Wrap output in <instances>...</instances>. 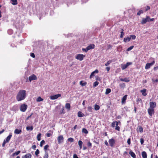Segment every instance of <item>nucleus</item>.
<instances>
[{"label":"nucleus","mask_w":158,"mask_h":158,"mask_svg":"<svg viewBox=\"0 0 158 158\" xmlns=\"http://www.w3.org/2000/svg\"><path fill=\"white\" fill-rule=\"evenodd\" d=\"M26 97V91L24 90L19 91L16 96V99L18 101L24 100Z\"/></svg>","instance_id":"f257e3e1"},{"label":"nucleus","mask_w":158,"mask_h":158,"mask_svg":"<svg viewBox=\"0 0 158 158\" xmlns=\"http://www.w3.org/2000/svg\"><path fill=\"white\" fill-rule=\"evenodd\" d=\"M154 19L153 18L150 19L149 16H147L145 18H143L142 19L141 22V23L142 24H144L148 22L153 21H154Z\"/></svg>","instance_id":"f03ea898"},{"label":"nucleus","mask_w":158,"mask_h":158,"mask_svg":"<svg viewBox=\"0 0 158 158\" xmlns=\"http://www.w3.org/2000/svg\"><path fill=\"white\" fill-rule=\"evenodd\" d=\"M150 59L152 60V62L151 63H147L146 64L145 66V69H149L150 67L154 64L155 63V61L153 58H151Z\"/></svg>","instance_id":"7ed1b4c3"},{"label":"nucleus","mask_w":158,"mask_h":158,"mask_svg":"<svg viewBox=\"0 0 158 158\" xmlns=\"http://www.w3.org/2000/svg\"><path fill=\"white\" fill-rule=\"evenodd\" d=\"M75 57L76 59L81 61L83 60L84 58L85 57V56L81 54H77Z\"/></svg>","instance_id":"20e7f679"},{"label":"nucleus","mask_w":158,"mask_h":158,"mask_svg":"<svg viewBox=\"0 0 158 158\" xmlns=\"http://www.w3.org/2000/svg\"><path fill=\"white\" fill-rule=\"evenodd\" d=\"M27 106L25 104H23L21 105L20 107V110L23 112H24L27 109Z\"/></svg>","instance_id":"39448f33"},{"label":"nucleus","mask_w":158,"mask_h":158,"mask_svg":"<svg viewBox=\"0 0 158 158\" xmlns=\"http://www.w3.org/2000/svg\"><path fill=\"white\" fill-rule=\"evenodd\" d=\"M132 64V62H127L126 64H122L121 66V69L122 70H124Z\"/></svg>","instance_id":"423d86ee"},{"label":"nucleus","mask_w":158,"mask_h":158,"mask_svg":"<svg viewBox=\"0 0 158 158\" xmlns=\"http://www.w3.org/2000/svg\"><path fill=\"white\" fill-rule=\"evenodd\" d=\"M64 138L62 135H59L57 138L58 143L59 144H60L63 143L64 141Z\"/></svg>","instance_id":"0eeeda50"},{"label":"nucleus","mask_w":158,"mask_h":158,"mask_svg":"<svg viewBox=\"0 0 158 158\" xmlns=\"http://www.w3.org/2000/svg\"><path fill=\"white\" fill-rule=\"evenodd\" d=\"M61 96V94H57L54 95L52 96H51L50 97V98L51 100H55L58 98L59 97H60Z\"/></svg>","instance_id":"6e6552de"},{"label":"nucleus","mask_w":158,"mask_h":158,"mask_svg":"<svg viewBox=\"0 0 158 158\" xmlns=\"http://www.w3.org/2000/svg\"><path fill=\"white\" fill-rule=\"evenodd\" d=\"M115 140L113 138L110 139L109 140V143L111 147H113L115 143Z\"/></svg>","instance_id":"1a4fd4ad"},{"label":"nucleus","mask_w":158,"mask_h":158,"mask_svg":"<svg viewBox=\"0 0 158 158\" xmlns=\"http://www.w3.org/2000/svg\"><path fill=\"white\" fill-rule=\"evenodd\" d=\"M37 79V77L35 74H32L29 77V80L30 82L32 80H36Z\"/></svg>","instance_id":"9d476101"},{"label":"nucleus","mask_w":158,"mask_h":158,"mask_svg":"<svg viewBox=\"0 0 158 158\" xmlns=\"http://www.w3.org/2000/svg\"><path fill=\"white\" fill-rule=\"evenodd\" d=\"M149 108L154 109L156 106V103L155 102H150L149 103Z\"/></svg>","instance_id":"9b49d317"},{"label":"nucleus","mask_w":158,"mask_h":158,"mask_svg":"<svg viewBox=\"0 0 158 158\" xmlns=\"http://www.w3.org/2000/svg\"><path fill=\"white\" fill-rule=\"evenodd\" d=\"M148 113L150 116H152L153 114L154 113V110L153 109L149 108L148 109Z\"/></svg>","instance_id":"f8f14e48"},{"label":"nucleus","mask_w":158,"mask_h":158,"mask_svg":"<svg viewBox=\"0 0 158 158\" xmlns=\"http://www.w3.org/2000/svg\"><path fill=\"white\" fill-rule=\"evenodd\" d=\"M95 47V45L93 44H91L86 47V50H89L93 49Z\"/></svg>","instance_id":"ddd939ff"},{"label":"nucleus","mask_w":158,"mask_h":158,"mask_svg":"<svg viewBox=\"0 0 158 158\" xmlns=\"http://www.w3.org/2000/svg\"><path fill=\"white\" fill-rule=\"evenodd\" d=\"M12 136V135L11 133H10L9 135L6 138V139L4 140L5 141H6V142L8 143L10 140L11 137Z\"/></svg>","instance_id":"4468645a"},{"label":"nucleus","mask_w":158,"mask_h":158,"mask_svg":"<svg viewBox=\"0 0 158 158\" xmlns=\"http://www.w3.org/2000/svg\"><path fill=\"white\" fill-rule=\"evenodd\" d=\"M32 156L31 153H27L24 156H23L22 158H31Z\"/></svg>","instance_id":"2eb2a0df"},{"label":"nucleus","mask_w":158,"mask_h":158,"mask_svg":"<svg viewBox=\"0 0 158 158\" xmlns=\"http://www.w3.org/2000/svg\"><path fill=\"white\" fill-rule=\"evenodd\" d=\"M129 154L133 158H136L135 154L131 150L129 152Z\"/></svg>","instance_id":"dca6fc26"},{"label":"nucleus","mask_w":158,"mask_h":158,"mask_svg":"<svg viewBox=\"0 0 158 158\" xmlns=\"http://www.w3.org/2000/svg\"><path fill=\"white\" fill-rule=\"evenodd\" d=\"M147 90L146 89H143V90H141L140 91L141 93L144 96H146L147 95V93H146Z\"/></svg>","instance_id":"f3484780"},{"label":"nucleus","mask_w":158,"mask_h":158,"mask_svg":"<svg viewBox=\"0 0 158 158\" xmlns=\"http://www.w3.org/2000/svg\"><path fill=\"white\" fill-rule=\"evenodd\" d=\"M127 95H125L123 98L122 100V104L125 103L126 102V100L127 99Z\"/></svg>","instance_id":"a211bd4d"},{"label":"nucleus","mask_w":158,"mask_h":158,"mask_svg":"<svg viewBox=\"0 0 158 158\" xmlns=\"http://www.w3.org/2000/svg\"><path fill=\"white\" fill-rule=\"evenodd\" d=\"M22 132L21 129H16L14 131V133L16 134H19Z\"/></svg>","instance_id":"6ab92c4d"},{"label":"nucleus","mask_w":158,"mask_h":158,"mask_svg":"<svg viewBox=\"0 0 158 158\" xmlns=\"http://www.w3.org/2000/svg\"><path fill=\"white\" fill-rule=\"evenodd\" d=\"M112 127H115L116 126H117L118 125V123L117 121H114L112 123Z\"/></svg>","instance_id":"aec40b11"},{"label":"nucleus","mask_w":158,"mask_h":158,"mask_svg":"<svg viewBox=\"0 0 158 158\" xmlns=\"http://www.w3.org/2000/svg\"><path fill=\"white\" fill-rule=\"evenodd\" d=\"M142 156L143 158H147V154L145 151L142 152Z\"/></svg>","instance_id":"412c9836"},{"label":"nucleus","mask_w":158,"mask_h":158,"mask_svg":"<svg viewBox=\"0 0 158 158\" xmlns=\"http://www.w3.org/2000/svg\"><path fill=\"white\" fill-rule=\"evenodd\" d=\"M130 40L131 38H130V37H127L124 38L123 41L125 42H127L130 41Z\"/></svg>","instance_id":"4be33fe9"},{"label":"nucleus","mask_w":158,"mask_h":158,"mask_svg":"<svg viewBox=\"0 0 158 158\" xmlns=\"http://www.w3.org/2000/svg\"><path fill=\"white\" fill-rule=\"evenodd\" d=\"M33 129V127L32 126H27L26 127V130L27 131H32Z\"/></svg>","instance_id":"5701e85b"},{"label":"nucleus","mask_w":158,"mask_h":158,"mask_svg":"<svg viewBox=\"0 0 158 158\" xmlns=\"http://www.w3.org/2000/svg\"><path fill=\"white\" fill-rule=\"evenodd\" d=\"M120 80L121 81H124L125 82H128L130 81L128 79H127V78H121L120 79Z\"/></svg>","instance_id":"b1692460"},{"label":"nucleus","mask_w":158,"mask_h":158,"mask_svg":"<svg viewBox=\"0 0 158 158\" xmlns=\"http://www.w3.org/2000/svg\"><path fill=\"white\" fill-rule=\"evenodd\" d=\"M83 143L81 140H79L78 142V144L80 148L81 149L82 147Z\"/></svg>","instance_id":"393cba45"},{"label":"nucleus","mask_w":158,"mask_h":158,"mask_svg":"<svg viewBox=\"0 0 158 158\" xmlns=\"http://www.w3.org/2000/svg\"><path fill=\"white\" fill-rule=\"evenodd\" d=\"M100 108V106L97 104H95L94 106V109L95 110H98Z\"/></svg>","instance_id":"a878e982"},{"label":"nucleus","mask_w":158,"mask_h":158,"mask_svg":"<svg viewBox=\"0 0 158 158\" xmlns=\"http://www.w3.org/2000/svg\"><path fill=\"white\" fill-rule=\"evenodd\" d=\"M65 108L69 110L70 109V105L69 103H66L65 104Z\"/></svg>","instance_id":"bb28decb"},{"label":"nucleus","mask_w":158,"mask_h":158,"mask_svg":"<svg viewBox=\"0 0 158 158\" xmlns=\"http://www.w3.org/2000/svg\"><path fill=\"white\" fill-rule=\"evenodd\" d=\"M111 92V89L109 88H107V89H106V91L105 94H106L107 95V94H108L110 93Z\"/></svg>","instance_id":"cd10ccee"},{"label":"nucleus","mask_w":158,"mask_h":158,"mask_svg":"<svg viewBox=\"0 0 158 158\" xmlns=\"http://www.w3.org/2000/svg\"><path fill=\"white\" fill-rule=\"evenodd\" d=\"M48 154L47 151H45V155L44 156V158H48Z\"/></svg>","instance_id":"c85d7f7f"},{"label":"nucleus","mask_w":158,"mask_h":158,"mask_svg":"<svg viewBox=\"0 0 158 158\" xmlns=\"http://www.w3.org/2000/svg\"><path fill=\"white\" fill-rule=\"evenodd\" d=\"M84 116V114L81 111H79L78 113V116L79 117H81Z\"/></svg>","instance_id":"c756f323"},{"label":"nucleus","mask_w":158,"mask_h":158,"mask_svg":"<svg viewBox=\"0 0 158 158\" xmlns=\"http://www.w3.org/2000/svg\"><path fill=\"white\" fill-rule=\"evenodd\" d=\"M82 133H84L86 134H87L88 133V131L87 129L84 128L82 129Z\"/></svg>","instance_id":"7c9ffc66"},{"label":"nucleus","mask_w":158,"mask_h":158,"mask_svg":"<svg viewBox=\"0 0 158 158\" xmlns=\"http://www.w3.org/2000/svg\"><path fill=\"white\" fill-rule=\"evenodd\" d=\"M20 151H18L17 152H15V153H13L12 154V156H17L20 153Z\"/></svg>","instance_id":"2f4dec72"},{"label":"nucleus","mask_w":158,"mask_h":158,"mask_svg":"<svg viewBox=\"0 0 158 158\" xmlns=\"http://www.w3.org/2000/svg\"><path fill=\"white\" fill-rule=\"evenodd\" d=\"M87 84V82H84L83 83L82 81H81L80 82V84L82 86H85Z\"/></svg>","instance_id":"473e14b6"},{"label":"nucleus","mask_w":158,"mask_h":158,"mask_svg":"<svg viewBox=\"0 0 158 158\" xmlns=\"http://www.w3.org/2000/svg\"><path fill=\"white\" fill-rule=\"evenodd\" d=\"M119 86L121 88H124L125 87V84L124 83H120L119 84Z\"/></svg>","instance_id":"72a5a7b5"},{"label":"nucleus","mask_w":158,"mask_h":158,"mask_svg":"<svg viewBox=\"0 0 158 158\" xmlns=\"http://www.w3.org/2000/svg\"><path fill=\"white\" fill-rule=\"evenodd\" d=\"M99 84V82L97 81H96L93 84V87H96Z\"/></svg>","instance_id":"f704fd0d"},{"label":"nucleus","mask_w":158,"mask_h":158,"mask_svg":"<svg viewBox=\"0 0 158 158\" xmlns=\"http://www.w3.org/2000/svg\"><path fill=\"white\" fill-rule=\"evenodd\" d=\"M121 30L122 31L121 32V35H120V37L121 38H123V36L124 35V33L123 32L124 31V30L123 29H122Z\"/></svg>","instance_id":"c9c22d12"},{"label":"nucleus","mask_w":158,"mask_h":158,"mask_svg":"<svg viewBox=\"0 0 158 158\" xmlns=\"http://www.w3.org/2000/svg\"><path fill=\"white\" fill-rule=\"evenodd\" d=\"M41 133H39L37 135V139L38 141H40L41 139Z\"/></svg>","instance_id":"e433bc0d"},{"label":"nucleus","mask_w":158,"mask_h":158,"mask_svg":"<svg viewBox=\"0 0 158 158\" xmlns=\"http://www.w3.org/2000/svg\"><path fill=\"white\" fill-rule=\"evenodd\" d=\"M88 111L89 112H92L93 108L91 106H88L87 107Z\"/></svg>","instance_id":"4c0bfd02"},{"label":"nucleus","mask_w":158,"mask_h":158,"mask_svg":"<svg viewBox=\"0 0 158 158\" xmlns=\"http://www.w3.org/2000/svg\"><path fill=\"white\" fill-rule=\"evenodd\" d=\"M12 1V4L13 5H16L17 4V0H11Z\"/></svg>","instance_id":"58836bf2"},{"label":"nucleus","mask_w":158,"mask_h":158,"mask_svg":"<svg viewBox=\"0 0 158 158\" xmlns=\"http://www.w3.org/2000/svg\"><path fill=\"white\" fill-rule=\"evenodd\" d=\"M67 141L71 142H73L74 141V140L73 138L70 137L68 139Z\"/></svg>","instance_id":"ea45409f"},{"label":"nucleus","mask_w":158,"mask_h":158,"mask_svg":"<svg viewBox=\"0 0 158 158\" xmlns=\"http://www.w3.org/2000/svg\"><path fill=\"white\" fill-rule=\"evenodd\" d=\"M43 100V99L42 98L40 97H39L37 99L36 101L38 102H40Z\"/></svg>","instance_id":"a19ab883"},{"label":"nucleus","mask_w":158,"mask_h":158,"mask_svg":"<svg viewBox=\"0 0 158 158\" xmlns=\"http://www.w3.org/2000/svg\"><path fill=\"white\" fill-rule=\"evenodd\" d=\"M40 153V151L39 149H37L35 152V154L37 156H38V155Z\"/></svg>","instance_id":"79ce46f5"},{"label":"nucleus","mask_w":158,"mask_h":158,"mask_svg":"<svg viewBox=\"0 0 158 158\" xmlns=\"http://www.w3.org/2000/svg\"><path fill=\"white\" fill-rule=\"evenodd\" d=\"M45 141L44 140H43L41 141L40 144V147H42L43 144L45 143Z\"/></svg>","instance_id":"37998d69"},{"label":"nucleus","mask_w":158,"mask_h":158,"mask_svg":"<svg viewBox=\"0 0 158 158\" xmlns=\"http://www.w3.org/2000/svg\"><path fill=\"white\" fill-rule=\"evenodd\" d=\"M131 39V38L132 40H135V39L136 36L134 35H130Z\"/></svg>","instance_id":"c03bdc74"},{"label":"nucleus","mask_w":158,"mask_h":158,"mask_svg":"<svg viewBox=\"0 0 158 158\" xmlns=\"http://www.w3.org/2000/svg\"><path fill=\"white\" fill-rule=\"evenodd\" d=\"M49 147V145L48 144H47L44 146V150H45V151H47V150L48 149Z\"/></svg>","instance_id":"a18cd8bd"},{"label":"nucleus","mask_w":158,"mask_h":158,"mask_svg":"<svg viewBox=\"0 0 158 158\" xmlns=\"http://www.w3.org/2000/svg\"><path fill=\"white\" fill-rule=\"evenodd\" d=\"M64 107H63L62 110L60 111V114H64L65 113V112L64 111Z\"/></svg>","instance_id":"49530a36"},{"label":"nucleus","mask_w":158,"mask_h":158,"mask_svg":"<svg viewBox=\"0 0 158 158\" xmlns=\"http://www.w3.org/2000/svg\"><path fill=\"white\" fill-rule=\"evenodd\" d=\"M87 146L88 147L91 148L92 147V143L90 141H89L87 143Z\"/></svg>","instance_id":"de8ad7c7"},{"label":"nucleus","mask_w":158,"mask_h":158,"mask_svg":"<svg viewBox=\"0 0 158 158\" xmlns=\"http://www.w3.org/2000/svg\"><path fill=\"white\" fill-rule=\"evenodd\" d=\"M7 32L9 34H12L13 31L12 30L9 29L8 31Z\"/></svg>","instance_id":"09e8293b"},{"label":"nucleus","mask_w":158,"mask_h":158,"mask_svg":"<svg viewBox=\"0 0 158 158\" xmlns=\"http://www.w3.org/2000/svg\"><path fill=\"white\" fill-rule=\"evenodd\" d=\"M112 62L111 60H109L105 64V65L106 66L108 65L111 62Z\"/></svg>","instance_id":"8fccbe9b"},{"label":"nucleus","mask_w":158,"mask_h":158,"mask_svg":"<svg viewBox=\"0 0 158 158\" xmlns=\"http://www.w3.org/2000/svg\"><path fill=\"white\" fill-rule=\"evenodd\" d=\"M143 12V11L142 10H139L137 13V15H139L141 14H142Z\"/></svg>","instance_id":"3c124183"},{"label":"nucleus","mask_w":158,"mask_h":158,"mask_svg":"<svg viewBox=\"0 0 158 158\" xmlns=\"http://www.w3.org/2000/svg\"><path fill=\"white\" fill-rule=\"evenodd\" d=\"M133 47H134L133 46H131L129 48H128L127 49V51H130L133 48Z\"/></svg>","instance_id":"603ef678"},{"label":"nucleus","mask_w":158,"mask_h":158,"mask_svg":"<svg viewBox=\"0 0 158 158\" xmlns=\"http://www.w3.org/2000/svg\"><path fill=\"white\" fill-rule=\"evenodd\" d=\"M143 129L141 127H140L139 128V131L140 132H142L143 131Z\"/></svg>","instance_id":"864d4df0"},{"label":"nucleus","mask_w":158,"mask_h":158,"mask_svg":"<svg viewBox=\"0 0 158 158\" xmlns=\"http://www.w3.org/2000/svg\"><path fill=\"white\" fill-rule=\"evenodd\" d=\"M52 135V134L48 133V132L46 134V136L48 137H50L51 136V135Z\"/></svg>","instance_id":"5fc2aeb1"},{"label":"nucleus","mask_w":158,"mask_h":158,"mask_svg":"<svg viewBox=\"0 0 158 158\" xmlns=\"http://www.w3.org/2000/svg\"><path fill=\"white\" fill-rule=\"evenodd\" d=\"M140 142L141 144H143L144 142V139L143 138H141L140 139Z\"/></svg>","instance_id":"6e6d98bb"},{"label":"nucleus","mask_w":158,"mask_h":158,"mask_svg":"<svg viewBox=\"0 0 158 158\" xmlns=\"http://www.w3.org/2000/svg\"><path fill=\"white\" fill-rule=\"evenodd\" d=\"M152 81L153 83H155V82H158V79H156L155 80L152 79Z\"/></svg>","instance_id":"4d7b16f0"},{"label":"nucleus","mask_w":158,"mask_h":158,"mask_svg":"<svg viewBox=\"0 0 158 158\" xmlns=\"http://www.w3.org/2000/svg\"><path fill=\"white\" fill-rule=\"evenodd\" d=\"M127 154H128V153H127V152L126 151H125L123 152V156H124V157H126V155H127Z\"/></svg>","instance_id":"13d9d810"},{"label":"nucleus","mask_w":158,"mask_h":158,"mask_svg":"<svg viewBox=\"0 0 158 158\" xmlns=\"http://www.w3.org/2000/svg\"><path fill=\"white\" fill-rule=\"evenodd\" d=\"M6 143H7V142H6V141H5L4 140V141L3 142V143H2V147H5V144Z\"/></svg>","instance_id":"bf43d9fd"},{"label":"nucleus","mask_w":158,"mask_h":158,"mask_svg":"<svg viewBox=\"0 0 158 158\" xmlns=\"http://www.w3.org/2000/svg\"><path fill=\"white\" fill-rule=\"evenodd\" d=\"M120 129V128L119 126H116V127L115 128V130H116L118 131H119Z\"/></svg>","instance_id":"052dcab7"},{"label":"nucleus","mask_w":158,"mask_h":158,"mask_svg":"<svg viewBox=\"0 0 158 158\" xmlns=\"http://www.w3.org/2000/svg\"><path fill=\"white\" fill-rule=\"evenodd\" d=\"M127 143L129 145H130L131 144V139L130 138H129L127 139Z\"/></svg>","instance_id":"680f3d73"},{"label":"nucleus","mask_w":158,"mask_h":158,"mask_svg":"<svg viewBox=\"0 0 158 158\" xmlns=\"http://www.w3.org/2000/svg\"><path fill=\"white\" fill-rule=\"evenodd\" d=\"M30 56L33 58H35V57L34 54L33 53H31Z\"/></svg>","instance_id":"e2e57ef3"},{"label":"nucleus","mask_w":158,"mask_h":158,"mask_svg":"<svg viewBox=\"0 0 158 158\" xmlns=\"http://www.w3.org/2000/svg\"><path fill=\"white\" fill-rule=\"evenodd\" d=\"M15 150V149L14 148L10 149L9 151V152L10 153H11L13 152Z\"/></svg>","instance_id":"0e129e2a"},{"label":"nucleus","mask_w":158,"mask_h":158,"mask_svg":"<svg viewBox=\"0 0 158 158\" xmlns=\"http://www.w3.org/2000/svg\"><path fill=\"white\" fill-rule=\"evenodd\" d=\"M73 158H79L77 156V155L76 154H74L73 155Z\"/></svg>","instance_id":"69168bd1"},{"label":"nucleus","mask_w":158,"mask_h":158,"mask_svg":"<svg viewBox=\"0 0 158 158\" xmlns=\"http://www.w3.org/2000/svg\"><path fill=\"white\" fill-rule=\"evenodd\" d=\"M36 147V146L35 145H33L32 146L31 148L34 150H35V149Z\"/></svg>","instance_id":"338daca9"},{"label":"nucleus","mask_w":158,"mask_h":158,"mask_svg":"<svg viewBox=\"0 0 158 158\" xmlns=\"http://www.w3.org/2000/svg\"><path fill=\"white\" fill-rule=\"evenodd\" d=\"M124 108L126 111H128V108L126 106H125L124 107Z\"/></svg>","instance_id":"774afa93"}]
</instances>
